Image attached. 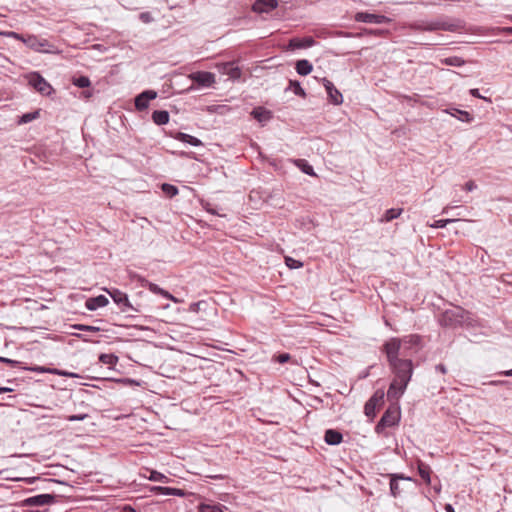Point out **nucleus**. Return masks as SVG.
<instances>
[{
  "mask_svg": "<svg viewBox=\"0 0 512 512\" xmlns=\"http://www.w3.org/2000/svg\"><path fill=\"white\" fill-rule=\"evenodd\" d=\"M400 349L401 340L398 338H391L386 341L382 348L394 374L393 380L402 384L403 388H407V385L413 375V362L410 359L399 358Z\"/></svg>",
  "mask_w": 512,
  "mask_h": 512,
  "instance_id": "f257e3e1",
  "label": "nucleus"
},
{
  "mask_svg": "<svg viewBox=\"0 0 512 512\" xmlns=\"http://www.w3.org/2000/svg\"><path fill=\"white\" fill-rule=\"evenodd\" d=\"M471 313L460 306H454L445 310L439 316V324L442 327L457 328L464 325H471Z\"/></svg>",
  "mask_w": 512,
  "mask_h": 512,
  "instance_id": "f03ea898",
  "label": "nucleus"
},
{
  "mask_svg": "<svg viewBox=\"0 0 512 512\" xmlns=\"http://www.w3.org/2000/svg\"><path fill=\"white\" fill-rule=\"evenodd\" d=\"M401 419V410L398 403H391L381 419L375 426V432L382 434L386 428L397 426Z\"/></svg>",
  "mask_w": 512,
  "mask_h": 512,
  "instance_id": "7ed1b4c3",
  "label": "nucleus"
},
{
  "mask_svg": "<svg viewBox=\"0 0 512 512\" xmlns=\"http://www.w3.org/2000/svg\"><path fill=\"white\" fill-rule=\"evenodd\" d=\"M28 84L32 86L37 92L42 95L48 96L54 92L53 87L47 80L38 72H32L27 76Z\"/></svg>",
  "mask_w": 512,
  "mask_h": 512,
  "instance_id": "20e7f679",
  "label": "nucleus"
},
{
  "mask_svg": "<svg viewBox=\"0 0 512 512\" xmlns=\"http://www.w3.org/2000/svg\"><path fill=\"white\" fill-rule=\"evenodd\" d=\"M24 43L37 52H52L54 46L47 40L35 35H29L23 39Z\"/></svg>",
  "mask_w": 512,
  "mask_h": 512,
  "instance_id": "39448f33",
  "label": "nucleus"
},
{
  "mask_svg": "<svg viewBox=\"0 0 512 512\" xmlns=\"http://www.w3.org/2000/svg\"><path fill=\"white\" fill-rule=\"evenodd\" d=\"M113 301L120 307L122 312L139 311L129 301L128 295L118 289L108 291Z\"/></svg>",
  "mask_w": 512,
  "mask_h": 512,
  "instance_id": "423d86ee",
  "label": "nucleus"
},
{
  "mask_svg": "<svg viewBox=\"0 0 512 512\" xmlns=\"http://www.w3.org/2000/svg\"><path fill=\"white\" fill-rule=\"evenodd\" d=\"M388 477L390 479V494L394 498L401 496V494L403 492V489L400 487V484H399L400 480L409 481V482L414 481L412 477L405 476L404 474H399V473L388 474Z\"/></svg>",
  "mask_w": 512,
  "mask_h": 512,
  "instance_id": "0eeeda50",
  "label": "nucleus"
},
{
  "mask_svg": "<svg viewBox=\"0 0 512 512\" xmlns=\"http://www.w3.org/2000/svg\"><path fill=\"white\" fill-rule=\"evenodd\" d=\"M355 21L363 23L383 24L390 22V18L385 15L373 14L368 12H358L354 16Z\"/></svg>",
  "mask_w": 512,
  "mask_h": 512,
  "instance_id": "6e6552de",
  "label": "nucleus"
},
{
  "mask_svg": "<svg viewBox=\"0 0 512 512\" xmlns=\"http://www.w3.org/2000/svg\"><path fill=\"white\" fill-rule=\"evenodd\" d=\"M323 85L328 95L329 101L334 105H341L343 103V96L335 85L328 79L323 78Z\"/></svg>",
  "mask_w": 512,
  "mask_h": 512,
  "instance_id": "1a4fd4ad",
  "label": "nucleus"
},
{
  "mask_svg": "<svg viewBox=\"0 0 512 512\" xmlns=\"http://www.w3.org/2000/svg\"><path fill=\"white\" fill-rule=\"evenodd\" d=\"M55 501V495L53 494H39L32 497H28L23 500L24 506H44L51 504Z\"/></svg>",
  "mask_w": 512,
  "mask_h": 512,
  "instance_id": "9d476101",
  "label": "nucleus"
},
{
  "mask_svg": "<svg viewBox=\"0 0 512 512\" xmlns=\"http://www.w3.org/2000/svg\"><path fill=\"white\" fill-rule=\"evenodd\" d=\"M157 97L154 90H145L135 97V108L138 111H144L149 106V101Z\"/></svg>",
  "mask_w": 512,
  "mask_h": 512,
  "instance_id": "9b49d317",
  "label": "nucleus"
},
{
  "mask_svg": "<svg viewBox=\"0 0 512 512\" xmlns=\"http://www.w3.org/2000/svg\"><path fill=\"white\" fill-rule=\"evenodd\" d=\"M456 24L451 23L448 20L445 19H438L435 21L425 22V31H437V30H443V31H455L456 30Z\"/></svg>",
  "mask_w": 512,
  "mask_h": 512,
  "instance_id": "f8f14e48",
  "label": "nucleus"
},
{
  "mask_svg": "<svg viewBox=\"0 0 512 512\" xmlns=\"http://www.w3.org/2000/svg\"><path fill=\"white\" fill-rule=\"evenodd\" d=\"M278 6L277 0H256L252 5V11L255 13H269Z\"/></svg>",
  "mask_w": 512,
  "mask_h": 512,
  "instance_id": "ddd939ff",
  "label": "nucleus"
},
{
  "mask_svg": "<svg viewBox=\"0 0 512 512\" xmlns=\"http://www.w3.org/2000/svg\"><path fill=\"white\" fill-rule=\"evenodd\" d=\"M191 78L199 86L209 87L215 82V75L207 71H198L191 75Z\"/></svg>",
  "mask_w": 512,
  "mask_h": 512,
  "instance_id": "4468645a",
  "label": "nucleus"
},
{
  "mask_svg": "<svg viewBox=\"0 0 512 512\" xmlns=\"http://www.w3.org/2000/svg\"><path fill=\"white\" fill-rule=\"evenodd\" d=\"M406 388L402 387V384L392 380L387 391V398L391 403H398L399 398L404 394Z\"/></svg>",
  "mask_w": 512,
  "mask_h": 512,
  "instance_id": "2eb2a0df",
  "label": "nucleus"
},
{
  "mask_svg": "<svg viewBox=\"0 0 512 512\" xmlns=\"http://www.w3.org/2000/svg\"><path fill=\"white\" fill-rule=\"evenodd\" d=\"M315 44V40L311 36L298 38L294 37L289 40L288 48L291 50L303 49L312 47Z\"/></svg>",
  "mask_w": 512,
  "mask_h": 512,
  "instance_id": "dca6fc26",
  "label": "nucleus"
},
{
  "mask_svg": "<svg viewBox=\"0 0 512 512\" xmlns=\"http://www.w3.org/2000/svg\"><path fill=\"white\" fill-rule=\"evenodd\" d=\"M109 303V300L104 295H98L96 297H90L85 302V307L90 311H95L98 308L105 307Z\"/></svg>",
  "mask_w": 512,
  "mask_h": 512,
  "instance_id": "f3484780",
  "label": "nucleus"
},
{
  "mask_svg": "<svg viewBox=\"0 0 512 512\" xmlns=\"http://www.w3.org/2000/svg\"><path fill=\"white\" fill-rule=\"evenodd\" d=\"M324 440L328 445H339L343 440V435L338 430L327 429L325 431Z\"/></svg>",
  "mask_w": 512,
  "mask_h": 512,
  "instance_id": "a211bd4d",
  "label": "nucleus"
},
{
  "mask_svg": "<svg viewBox=\"0 0 512 512\" xmlns=\"http://www.w3.org/2000/svg\"><path fill=\"white\" fill-rule=\"evenodd\" d=\"M445 112L462 122L470 123L473 121V116L469 112L464 110H460L457 108H448L445 110Z\"/></svg>",
  "mask_w": 512,
  "mask_h": 512,
  "instance_id": "6ab92c4d",
  "label": "nucleus"
},
{
  "mask_svg": "<svg viewBox=\"0 0 512 512\" xmlns=\"http://www.w3.org/2000/svg\"><path fill=\"white\" fill-rule=\"evenodd\" d=\"M174 138L176 140H178V141L190 144V145L195 146V147L203 145V142L200 139H198L197 137H194L192 135H189V134H186V133H183V132H177L174 135Z\"/></svg>",
  "mask_w": 512,
  "mask_h": 512,
  "instance_id": "aec40b11",
  "label": "nucleus"
},
{
  "mask_svg": "<svg viewBox=\"0 0 512 512\" xmlns=\"http://www.w3.org/2000/svg\"><path fill=\"white\" fill-rule=\"evenodd\" d=\"M222 73L229 76L231 79H239L241 77V70L233 62L223 64Z\"/></svg>",
  "mask_w": 512,
  "mask_h": 512,
  "instance_id": "412c9836",
  "label": "nucleus"
},
{
  "mask_svg": "<svg viewBox=\"0 0 512 512\" xmlns=\"http://www.w3.org/2000/svg\"><path fill=\"white\" fill-rule=\"evenodd\" d=\"M144 282H145V284H143V286L148 287V289L151 292H153L155 294H159L167 299H171L174 302H177V299L173 295H171L168 291L160 288L157 284L151 283L147 280H144Z\"/></svg>",
  "mask_w": 512,
  "mask_h": 512,
  "instance_id": "4be33fe9",
  "label": "nucleus"
},
{
  "mask_svg": "<svg viewBox=\"0 0 512 512\" xmlns=\"http://www.w3.org/2000/svg\"><path fill=\"white\" fill-rule=\"evenodd\" d=\"M251 115L259 122H266L272 117L271 112L263 107L254 108L251 112Z\"/></svg>",
  "mask_w": 512,
  "mask_h": 512,
  "instance_id": "5701e85b",
  "label": "nucleus"
},
{
  "mask_svg": "<svg viewBox=\"0 0 512 512\" xmlns=\"http://www.w3.org/2000/svg\"><path fill=\"white\" fill-rule=\"evenodd\" d=\"M417 469L419 476L424 480L426 484H431V473L432 470L430 466L422 461H419L417 464Z\"/></svg>",
  "mask_w": 512,
  "mask_h": 512,
  "instance_id": "b1692460",
  "label": "nucleus"
},
{
  "mask_svg": "<svg viewBox=\"0 0 512 512\" xmlns=\"http://www.w3.org/2000/svg\"><path fill=\"white\" fill-rule=\"evenodd\" d=\"M295 69L299 75L306 76L311 73L313 66L308 60L301 59L296 62Z\"/></svg>",
  "mask_w": 512,
  "mask_h": 512,
  "instance_id": "393cba45",
  "label": "nucleus"
},
{
  "mask_svg": "<svg viewBox=\"0 0 512 512\" xmlns=\"http://www.w3.org/2000/svg\"><path fill=\"white\" fill-rule=\"evenodd\" d=\"M143 476L147 479H149L150 481H154V482H162V483H167L169 482V478L164 475L163 473H160L156 470H151V469H147L146 470V473L143 474Z\"/></svg>",
  "mask_w": 512,
  "mask_h": 512,
  "instance_id": "a878e982",
  "label": "nucleus"
},
{
  "mask_svg": "<svg viewBox=\"0 0 512 512\" xmlns=\"http://www.w3.org/2000/svg\"><path fill=\"white\" fill-rule=\"evenodd\" d=\"M152 120L157 125H165L169 122V113L166 110H155L152 113Z\"/></svg>",
  "mask_w": 512,
  "mask_h": 512,
  "instance_id": "bb28decb",
  "label": "nucleus"
},
{
  "mask_svg": "<svg viewBox=\"0 0 512 512\" xmlns=\"http://www.w3.org/2000/svg\"><path fill=\"white\" fill-rule=\"evenodd\" d=\"M154 491H157L163 495H173L183 497L186 493L182 489L172 488V487H162L156 486L153 488Z\"/></svg>",
  "mask_w": 512,
  "mask_h": 512,
  "instance_id": "cd10ccee",
  "label": "nucleus"
},
{
  "mask_svg": "<svg viewBox=\"0 0 512 512\" xmlns=\"http://www.w3.org/2000/svg\"><path fill=\"white\" fill-rule=\"evenodd\" d=\"M402 212H403V209H401V208H390V209L386 210V212L380 219V222H390V221L398 218Z\"/></svg>",
  "mask_w": 512,
  "mask_h": 512,
  "instance_id": "c85d7f7f",
  "label": "nucleus"
},
{
  "mask_svg": "<svg viewBox=\"0 0 512 512\" xmlns=\"http://www.w3.org/2000/svg\"><path fill=\"white\" fill-rule=\"evenodd\" d=\"M296 166L305 174L309 176H316L313 167L305 159L295 160Z\"/></svg>",
  "mask_w": 512,
  "mask_h": 512,
  "instance_id": "c756f323",
  "label": "nucleus"
},
{
  "mask_svg": "<svg viewBox=\"0 0 512 512\" xmlns=\"http://www.w3.org/2000/svg\"><path fill=\"white\" fill-rule=\"evenodd\" d=\"M286 90H292L294 92V94L299 97H302V98L306 97L305 90L302 88L300 82L297 80H289V85Z\"/></svg>",
  "mask_w": 512,
  "mask_h": 512,
  "instance_id": "7c9ffc66",
  "label": "nucleus"
},
{
  "mask_svg": "<svg viewBox=\"0 0 512 512\" xmlns=\"http://www.w3.org/2000/svg\"><path fill=\"white\" fill-rule=\"evenodd\" d=\"M385 393L383 389H377L368 401L372 402L377 407L384 404Z\"/></svg>",
  "mask_w": 512,
  "mask_h": 512,
  "instance_id": "2f4dec72",
  "label": "nucleus"
},
{
  "mask_svg": "<svg viewBox=\"0 0 512 512\" xmlns=\"http://www.w3.org/2000/svg\"><path fill=\"white\" fill-rule=\"evenodd\" d=\"M99 361L103 364L108 365L109 367H113L118 362V357L115 354H100Z\"/></svg>",
  "mask_w": 512,
  "mask_h": 512,
  "instance_id": "473e14b6",
  "label": "nucleus"
},
{
  "mask_svg": "<svg viewBox=\"0 0 512 512\" xmlns=\"http://www.w3.org/2000/svg\"><path fill=\"white\" fill-rule=\"evenodd\" d=\"M442 63L447 66L461 67L465 64V60L458 56H452L444 58Z\"/></svg>",
  "mask_w": 512,
  "mask_h": 512,
  "instance_id": "72a5a7b5",
  "label": "nucleus"
},
{
  "mask_svg": "<svg viewBox=\"0 0 512 512\" xmlns=\"http://www.w3.org/2000/svg\"><path fill=\"white\" fill-rule=\"evenodd\" d=\"M199 512H224L221 504H200Z\"/></svg>",
  "mask_w": 512,
  "mask_h": 512,
  "instance_id": "f704fd0d",
  "label": "nucleus"
},
{
  "mask_svg": "<svg viewBox=\"0 0 512 512\" xmlns=\"http://www.w3.org/2000/svg\"><path fill=\"white\" fill-rule=\"evenodd\" d=\"M39 110H36V111H33V112H29V113H25L23 114L18 123L19 124H26V123H29L35 119H37L39 117Z\"/></svg>",
  "mask_w": 512,
  "mask_h": 512,
  "instance_id": "c9c22d12",
  "label": "nucleus"
},
{
  "mask_svg": "<svg viewBox=\"0 0 512 512\" xmlns=\"http://www.w3.org/2000/svg\"><path fill=\"white\" fill-rule=\"evenodd\" d=\"M73 84L79 88H87L90 86L91 82L87 76H79L73 78Z\"/></svg>",
  "mask_w": 512,
  "mask_h": 512,
  "instance_id": "e433bc0d",
  "label": "nucleus"
},
{
  "mask_svg": "<svg viewBox=\"0 0 512 512\" xmlns=\"http://www.w3.org/2000/svg\"><path fill=\"white\" fill-rule=\"evenodd\" d=\"M162 191L169 197H174L178 194L179 190L176 186L168 183H163L161 185Z\"/></svg>",
  "mask_w": 512,
  "mask_h": 512,
  "instance_id": "4c0bfd02",
  "label": "nucleus"
},
{
  "mask_svg": "<svg viewBox=\"0 0 512 512\" xmlns=\"http://www.w3.org/2000/svg\"><path fill=\"white\" fill-rule=\"evenodd\" d=\"M376 408L377 406L374 405L372 402L367 401L364 405V413L365 415L370 418L371 420L374 419L376 416Z\"/></svg>",
  "mask_w": 512,
  "mask_h": 512,
  "instance_id": "58836bf2",
  "label": "nucleus"
},
{
  "mask_svg": "<svg viewBox=\"0 0 512 512\" xmlns=\"http://www.w3.org/2000/svg\"><path fill=\"white\" fill-rule=\"evenodd\" d=\"M22 369L24 370H27V371H32V372H37V373H49V374H53L56 373L54 371L55 368H47V367H43V366H33V367H22Z\"/></svg>",
  "mask_w": 512,
  "mask_h": 512,
  "instance_id": "ea45409f",
  "label": "nucleus"
},
{
  "mask_svg": "<svg viewBox=\"0 0 512 512\" xmlns=\"http://www.w3.org/2000/svg\"><path fill=\"white\" fill-rule=\"evenodd\" d=\"M285 264L287 265V267H289L290 269H298V268H301L303 266V263L299 260H296L292 257H285Z\"/></svg>",
  "mask_w": 512,
  "mask_h": 512,
  "instance_id": "a19ab883",
  "label": "nucleus"
},
{
  "mask_svg": "<svg viewBox=\"0 0 512 512\" xmlns=\"http://www.w3.org/2000/svg\"><path fill=\"white\" fill-rule=\"evenodd\" d=\"M456 221H458V219H440V220L434 221V223L431 224L430 226L432 228H444L447 226V224L456 222Z\"/></svg>",
  "mask_w": 512,
  "mask_h": 512,
  "instance_id": "79ce46f5",
  "label": "nucleus"
},
{
  "mask_svg": "<svg viewBox=\"0 0 512 512\" xmlns=\"http://www.w3.org/2000/svg\"><path fill=\"white\" fill-rule=\"evenodd\" d=\"M290 359H291V355L289 353H281V354L275 355L273 357V361L278 362L280 364H285V363L289 362Z\"/></svg>",
  "mask_w": 512,
  "mask_h": 512,
  "instance_id": "37998d69",
  "label": "nucleus"
},
{
  "mask_svg": "<svg viewBox=\"0 0 512 512\" xmlns=\"http://www.w3.org/2000/svg\"><path fill=\"white\" fill-rule=\"evenodd\" d=\"M76 329L78 330H81V331H86V332H99L100 331V328L99 327H95V326H90V325H84V324H78V325H75L74 326Z\"/></svg>",
  "mask_w": 512,
  "mask_h": 512,
  "instance_id": "c03bdc74",
  "label": "nucleus"
},
{
  "mask_svg": "<svg viewBox=\"0 0 512 512\" xmlns=\"http://www.w3.org/2000/svg\"><path fill=\"white\" fill-rule=\"evenodd\" d=\"M0 362L10 365L11 367H20L21 368V365H22L21 361L13 360V359L2 357V356H0Z\"/></svg>",
  "mask_w": 512,
  "mask_h": 512,
  "instance_id": "a18cd8bd",
  "label": "nucleus"
},
{
  "mask_svg": "<svg viewBox=\"0 0 512 512\" xmlns=\"http://www.w3.org/2000/svg\"><path fill=\"white\" fill-rule=\"evenodd\" d=\"M139 19L145 24L151 23L154 20L150 12H141L139 14Z\"/></svg>",
  "mask_w": 512,
  "mask_h": 512,
  "instance_id": "49530a36",
  "label": "nucleus"
},
{
  "mask_svg": "<svg viewBox=\"0 0 512 512\" xmlns=\"http://www.w3.org/2000/svg\"><path fill=\"white\" fill-rule=\"evenodd\" d=\"M88 417V414H77V415H69L66 417V420L70 422L74 421H82Z\"/></svg>",
  "mask_w": 512,
  "mask_h": 512,
  "instance_id": "de8ad7c7",
  "label": "nucleus"
},
{
  "mask_svg": "<svg viewBox=\"0 0 512 512\" xmlns=\"http://www.w3.org/2000/svg\"><path fill=\"white\" fill-rule=\"evenodd\" d=\"M54 371L56 372V373H54V375L71 377V378L78 377V375L76 373L68 372V371H64V370H59L57 368H55Z\"/></svg>",
  "mask_w": 512,
  "mask_h": 512,
  "instance_id": "09e8293b",
  "label": "nucleus"
},
{
  "mask_svg": "<svg viewBox=\"0 0 512 512\" xmlns=\"http://www.w3.org/2000/svg\"><path fill=\"white\" fill-rule=\"evenodd\" d=\"M202 206H203V208H204L207 212H209V213H211V214H213V215L221 216V214H219V213H218V212H217V211L212 207V205H211L209 202L203 203V204H202Z\"/></svg>",
  "mask_w": 512,
  "mask_h": 512,
  "instance_id": "8fccbe9b",
  "label": "nucleus"
},
{
  "mask_svg": "<svg viewBox=\"0 0 512 512\" xmlns=\"http://www.w3.org/2000/svg\"><path fill=\"white\" fill-rule=\"evenodd\" d=\"M489 385L498 386V385H505V386H512V382L506 381V380H493L489 382Z\"/></svg>",
  "mask_w": 512,
  "mask_h": 512,
  "instance_id": "3c124183",
  "label": "nucleus"
},
{
  "mask_svg": "<svg viewBox=\"0 0 512 512\" xmlns=\"http://www.w3.org/2000/svg\"><path fill=\"white\" fill-rule=\"evenodd\" d=\"M477 188V185L474 181L470 180L464 185V189L468 192H471Z\"/></svg>",
  "mask_w": 512,
  "mask_h": 512,
  "instance_id": "603ef678",
  "label": "nucleus"
},
{
  "mask_svg": "<svg viewBox=\"0 0 512 512\" xmlns=\"http://www.w3.org/2000/svg\"><path fill=\"white\" fill-rule=\"evenodd\" d=\"M412 28L417 31H425V22H418L412 25Z\"/></svg>",
  "mask_w": 512,
  "mask_h": 512,
  "instance_id": "864d4df0",
  "label": "nucleus"
},
{
  "mask_svg": "<svg viewBox=\"0 0 512 512\" xmlns=\"http://www.w3.org/2000/svg\"><path fill=\"white\" fill-rule=\"evenodd\" d=\"M435 370L442 373V374H446L447 373V368L444 364L440 363V364H437L435 366Z\"/></svg>",
  "mask_w": 512,
  "mask_h": 512,
  "instance_id": "5fc2aeb1",
  "label": "nucleus"
},
{
  "mask_svg": "<svg viewBox=\"0 0 512 512\" xmlns=\"http://www.w3.org/2000/svg\"><path fill=\"white\" fill-rule=\"evenodd\" d=\"M470 94L473 96V97H476V98H483L481 95H480V92H479V89H471L470 90Z\"/></svg>",
  "mask_w": 512,
  "mask_h": 512,
  "instance_id": "6e6d98bb",
  "label": "nucleus"
},
{
  "mask_svg": "<svg viewBox=\"0 0 512 512\" xmlns=\"http://www.w3.org/2000/svg\"><path fill=\"white\" fill-rule=\"evenodd\" d=\"M14 389L11 388V387H0V394L1 393H10V392H13Z\"/></svg>",
  "mask_w": 512,
  "mask_h": 512,
  "instance_id": "4d7b16f0",
  "label": "nucleus"
},
{
  "mask_svg": "<svg viewBox=\"0 0 512 512\" xmlns=\"http://www.w3.org/2000/svg\"><path fill=\"white\" fill-rule=\"evenodd\" d=\"M365 33L374 34V35H380L383 31L382 30H368L364 29Z\"/></svg>",
  "mask_w": 512,
  "mask_h": 512,
  "instance_id": "13d9d810",
  "label": "nucleus"
},
{
  "mask_svg": "<svg viewBox=\"0 0 512 512\" xmlns=\"http://www.w3.org/2000/svg\"><path fill=\"white\" fill-rule=\"evenodd\" d=\"M499 375H504V376H508V377H512V369L510 370H505V371H501L498 373Z\"/></svg>",
  "mask_w": 512,
  "mask_h": 512,
  "instance_id": "bf43d9fd",
  "label": "nucleus"
},
{
  "mask_svg": "<svg viewBox=\"0 0 512 512\" xmlns=\"http://www.w3.org/2000/svg\"><path fill=\"white\" fill-rule=\"evenodd\" d=\"M444 509L446 512H455V509L451 504H446Z\"/></svg>",
  "mask_w": 512,
  "mask_h": 512,
  "instance_id": "052dcab7",
  "label": "nucleus"
},
{
  "mask_svg": "<svg viewBox=\"0 0 512 512\" xmlns=\"http://www.w3.org/2000/svg\"><path fill=\"white\" fill-rule=\"evenodd\" d=\"M199 303H193L190 305V310L196 312L198 310Z\"/></svg>",
  "mask_w": 512,
  "mask_h": 512,
  "instance_id": "680f3d73",
  "label": "nucleus"
},
{
  "mask_svg": "<svg viewBox=\"0 0 512 512\" xmlns=\"http://www.w3.org/2000/svg\"><path fill=\"white\" fill-rule=\"evenodd\" d=\"M39 478H35V477H31V478H25L24 480L27 482V483H33L35 482L36 480H38Z\"/></svg>",
  "mask_w": 512,
  "mask_h": 512,
  "instance_id": "e2e57ef3",
  "label": "nucleus"
},
{
  "mask_svg": "<svg viewBox=\"0 0 512 512\" xmlns=\"http://www.w3.org/2000/svg\"><path fill=\"white\" fill-rule=\"evenodd\" d=\"M418 341H419V337H418V336H412V337H411V342H412L413 344H417V343H418Z\"/></svg>",
  "mask_w": 512,
  "mask_h": 512,
  "instance_id": "0e129e2a",
  "label": "nucleus"
},
{
  "mask_svg": "<svg viewBox=\"0 0 512 512\" xmlns=\"http://www.w3.org/2000/svg\"><path fill=\"white\" fill-rule=\"evenodd\" d=\"M433 489H434V491H435L436 493H440V491H441V485H440V484L435 485V486L433 487Z\"/></svg>",
  "mask_w": 512,
  "mask_h": 512,
  "instance_id": "69168bd1",
  "label": "nucleus"
},
{
  "mask_svg": "<svg viewBox=\"0 0 512 512\" xmlns=\"http://www.w3.org/2000/svg\"><path fill=\"white\" fill-rule=\"evenodd\" d=\"M503 30H504L507 34L512 35V27H505Z\"/></svg>",
  "mask_w": 512,
  "mask_h": 512,
  "instance_id": "338daca9",
  "label": "nucleus"
},
{
  "mask_svg": "<svg viewBox=\"0 0 512 512\" xmlns=\"http://www.w3.org/2000/svg\"><path fill=\"white\" fill-rule=\"evenodd\" d=\"M452 208H453L452 206H446V207L443 209L442 213H443V214H446V213H448V212H449V210H450V209H452Z\"/></svg>",
  "mask_w": 512,
  "mask_h": 512,
  "instance_id": "774afa93",
  "label": "nucleus"
}]
</instances>
